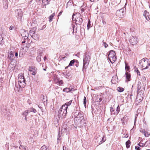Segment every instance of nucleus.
<instances>
[{
	"label": "nucleus",
	"mask_w": 150,
	"mask_h": 150,
	"mask_svg": "<svg viewBox=\"0 0 150 150\" xmlns=\"http://www.w3.org/2000/svg\"><path fill=\"white\" fill-rule=\"evenodd\" d=\"M23 53H22L21 52H20L19 53V56L20 57H21L23 56Z\"/></svg>",
	"instance_id": "obj_55"
},
{
	"label": "nucleus",
	"mask_w": 150,
	"mask_h": 150,
	"mask_svg": "<svg viewBox=\"0 0 150 150\" xmlns=\"http://www.w3.org/2000/svg\"><path fill=\"white\" fill-rule=\"evenodd\" d=\"M115 53L113 50L110 51L108 55V59L110 62L112 64L116 60V57L115 56Z\"/></svg>",
	"instance_id": "obj_5"
},
{
	"label": "nucleus",
	"mask_w": 150,
	"mask_h": 150,
	"mask_svg": "<svg viewBox=\"0 0 150 150\" xmlns=\"http://www.w3.org/2000/svg\"><path fill=\"white\" fill-rule=\"evenodd\" d=\"M55 15L54 13H53L49 17V21L51 22L52 21V19Z\"/></svg>",
	"instance_id": "obj_30"
},
{
	"label": "nucleus",
	"mask_w": 150,
	"mask_h": 150,
	"mask_svg": "<svg viewBox=\"0 0 150 150\" xmlns=\"http://www.w3.org/2000/svg\"><path fill=\"white\" fill-rule=\"evenodd\" d=\"M46 59H47V58L46 56H45V57H44V60H45Z\"/></svg>",
	"instance_id": "obj_63"
},
{
	"label": "nucleus",
	"mask_w": 150,
	"mask_h": 150,
	"mask_svg": "<svg viewBox=\"0 0 150 150\" xmlns=\"http://www.w3.org/2000/svg\"><path fill=\"white\" fill-rule=\"evenodd\" d=\"M103 44L105 48L107 47L108 46V45L105 42H103Z\"/></svg>",
	"instance_id": "obj_52"
},
{
	"label": "nucleus",
	"mask_w": 150,
	"mask_h": 150,
	"mask_svg": "<svg viewBox=\"0 0 150 150\" xmlns=\"http://www.w3.org/2000/svg\"><path fill=\"white\" fill-rule=\"evenodd\" d=\"M125 69L126 71H129L130 69L129 67V66H128L127 65V64L125 63Z\"/></svg>",
	"instance_id": "obj_44"
},
{
	"label": "nucleus",
	"mask_w": 150,
	"mask_h": 150,
	"mask_svg": "<svg viewBox=\"0 0 150 150\" xmlns=\"http://www.w3.org/2000/svg\"><path fill=\"white\" fill-rule=\"evenodd\" d=\"M15 56L16 57H17L18 56V53L17 52H16L15 54Z\"/></svg>",
	"instance_id": "obj_61"
},
{
	"label": "nucleus",
	"mask_w": 150,
	"mask_h": 150,
	"mask_svg": "<svg viewBox=\"0 0 150 150\" xmlns=\"http://www.w3.org/2000/svg\"><path fill=\"white\" fill-rule=\"evenodd\" d=\"M16 15L17 18L21 21V19L23 16L22 11L21 9H18L15 11Z\"/></svg>",
	"instance_id": "obj_8"
},
{
	"label": "nucleus",
	"mask_w": 150,
	"mask_h": 150,
	"mask_svg": "<svg viewBox=\"0 0 150 150\" xmlns=\"http://www.w3.org/2000/svg\"><path fill=\"white\" fill-rule=\"evenodd\" d=\"M86 7V6H81V9L82 11H84L85 9H84V8Z\"/></svg>",
	"instance_id": "obj_48"
},
{
	"label": "nucleus",
	"mask_w": 150,
	"mask_h": 150,
	"mask_svg": "<svg viewBox=\"0 0 150 150\" xmlns=\"http://www.w3.org/2000/svg\"><path fill=\"white\" fill-rule=\"evenodd\" d=\"M60 132H58V138H57L58 140H60V139L61 138V137L60 136L61 135H60Z\"/></svg>",
	"instance_id": "obj_49"
},
{
	"label": "nucleus",
	"mask_w": 150,
	"mask_h": 150,
	"mask_svg": "<svg viewBox=\"0 0 150 150\" xmlns=\"http://www.w3.org/2000/svg\"><path fill=\"white\" fill-rule=\"evenodd\" d=\"M69 55L67 53H65L64 55H62L60 56L59 58L60 59H62L68 57Z\"/></svg>",
	"instance_id": "obj_22"
},
{
	"label": "nucleus",
	"mask_w": 150,
	"mask_h": 150,
	"mask_svg": "<svg viewBox=\"0 0 150 150\" xmlns=\"http://www.w3.org/2000/svg\"><path fill=\"white\" fill-rule=\"evenodd\" d=\"M139 64L142 67V69H146L150 66V61L147 59L143 58L139 61Z\"/></svg>",
	"instance_id": "obj_3"
},
{
	"label": "nucleus",
	"mask_w": 150,
	"mask_h": 150,
	"mask_svg": "<svg viewBox=\"0 0 150 150\" xmlns=\"http://www.w3.org/2000/svg\"><path fill=\"white\" fill-rule=\"evenodd\" d=\"M18 83L20 86L21 87V88H23L25 87V81L23 82H18Z\"/></svg>",
	"instance_id": "obj_20"
},
{
	"label": "nucleus",
	"mask_w": 150,
	"mask_h": 150,
	"mask_svg": "<svg viewBox=\"0 0 150 150\" xmlns=\"http://www.w3.org/2000/svg\"><path fill=\"white\" fill-rule=\"evenodd\" d=\"M3 2L4 7L6 8L8 7V1L7 0H3Z\"/></svg>",
	"instance_id": "obj_21"
},
{
	"label": "nucleus",
	"mask_w": 150,
	"mask_h": 150,
	"mask_svg": "<svg viewBox=\"0 0 150 150\" xmlns=\"http://www.w3.org/2000/svg\"><path fill=\"white\" fill-rule=\"evenodd\" d=\"M25 42V40H24L22 42V43H24Z\"/></svg>",
	"instance_id": "obj_64"
},
{
	"label": "nucleus",
	"mask_w": 150,
	"mask_h": 150,
	"mask_svg": "<svg viewBox=\"0 0 150 150\" xmlns=\"http://www.w3.org/2000/svg\"><path fill=\"white\" fill-rule=\"evenodd\" d=\"M72 102V100H71L69 102H67L64 105H65L67 107V109L68 106L71 105Z\"/></svg>",
	"instance_id": "obj_24"
},
{
	"label": "nucleus",
	"mask_w": 150,
	"mask_h": 150,
	"mask_svg": "<svg viewBox=\"0 0 150 150\" xmlns=\"http://www.w3.org/2000/svg\"><path fill=\"white\" fill-rule=\"evenodd\" d=\"M90 25V23H88V25H87V27H88V28H89V26Z\"/></svg>",
	"instance_id": "obj_59"
},
{
	"label": "nucleus",
	"mask_w": 150,
	"mask_h": 150,
	"mask_svg": "<svg viewBox=\"0 0 150 150\" xmlns=\"http://www.w3.org/2000/svg\"><path fill=\"white\" fill-rule=\"evenodd\" d=\"M104 137H101L100 135L96 137V139L98 142L99 144H100L103 142H104L105 140L104 139Z\"/></svg>",
	"instance_id": "obj_10"
},
{
	"label": "nucleus",
	"mask_w": 150,
	"mask_h": 150,
	"mask_svg": "<svg viewBox=\"0 0 150 150\" xmlns=\"http://www.w3.org/2000/svg\"><path fill=\"white\" fill-rule=\"evenodd\" d=\"M142 98H141V97H139L138 96H137L136 98V100L137 101H138L139 102H141L142 100Z\"/></svg>",
	"instance_id": "obj_34"
},
{
	"label": "nucleus",
	"mask_w": 150,
	"mask_h": 150,
	"mask_svg": "<svg viewBox=\"0 0 150 150\" xmlns=\"http://www.w3.org/2000/svg\"><path fill=\"white\" fill-rule=\"evenodd\" d=\"M49 1L48 0H43L42 3L45 5H46L49 4Z\"/></svg>",
	"instance_id": "obj_37"
},
{
	"label": "nucleus",
	"mask_w": 150,
	"mask_h": 150,
	"mask_svg": "<svg viewBox=\"0 0 150 150\" xmlns=\"http://www.w3.org/2000/svg\"><path fill=\"white\" fill-rule=\"evenodd\" d=\"M128 137V134H126L123 137H125V138H127Z\"/></svg>",
	"instance_id": "obj_58"
},
{
	"label": "nucleus",
	"mask_w": 150,
	"mask_h": 150,
	"mask_svg": "<svg viewBox=\"0 0 150 150\" xmlns=\"http://www.w3.org/2000/svg\"><path fill=\"white\" fill-rule=\"evenodd\" d=\"M76 60L73 59V60H71L68 66H72L74 64V63L75 62V61Z\"/></svg>",
	"instance_id": "obj_36"
},
{
	"label": "nucleus",
	"mask_w": 150,
	"mask_h": 150,
	"mask_svg": "<svg viewBox=\"0 0 150 150\" xmlns=\"http://www.w3.org/2000/svg\"><path fill=\"white\" fill-rule=\"evenodd\" d=\"M142 86V84L139 81L138 83V87H137V91L138 92L139 91L141 88Z\"/></svg>",
	"instance_id": "obj_27"
},
{
	"label": "nucleus",
	"mask_w": 150,
	"mask_h": 150,
	"mask_svg": "<svg viewBox=\"0 0 150 150\" xmlns=\"http://www.w3.org/2000/svg\"><path fill=\"white\" fill-rule=\"evenodd\" d=\"M28 110V112H33L34 113H35L36 112V110L33 108H29Z\"/></svg>",
	"instance_id": "obj_29"
},
{
	"label": "nucleus",
	"mask_w": 150,
	"mask_h": 150,
	"mask_svg": "<svg viewBox=\"0 0 150 150\" xmlns=\"http://www.w3.org/2000/svg\"><path fill=\"white\" fill-rule=\"evenodd\" d=\"M144 135L145 137H147L150 135V134L149 133L146 131Z\"/></svg>",
	"instance_id": "obj_43"
},
{
	"label": "nucleus",
	"mask_w": 150,
	"mask_h": 150,
	"mask_svg": "<svg viewBox=\"0 0 150 150\" xmlns=\"http://www.w3.org/2000/svg\"><path fill=\"white\" fill-rule=\"evenodd\" d=\"M37 70V68L34 66H30L28 69L29 71L32 72V74L33 75L36 74Z\"/></svg>",
	"instance_id": "obj_11"
},
{
	"label": "nucleus",
	"mask_w": 150,
	"mask_h": 150,
	"mask_svg": "<svg viewBox=\"0 0 150 150\" xmlns=\"http://www.w3.org/2000/svg\"><path fill=\"white\" fill-rule=\"evenodd\" d=\"M21 147L22 149H23L24 150H28V149L26 146L21 145Z\"/></svg>",
	"instance_id": "obj_39"
},
{
	"label": "nucleus",
	"mask_w": 150,
	"mask_h": 150,
	"mask_svg": "<svg viewBox=\"0 0 150 150\" xmlns=\"http://www.w3.org/2000/svg\"><path fill=\"white\" fill-rule=\"evenodd\" d=\"M135 149L136 150H140V148L137 146H135Z\"/></svg>",
	"instance_id": "obj_54"
},
{
	"label": "nucleus",
	"mask_w": 150,
	"mask_h": 150,
	"mask_svg": "<svg viewBox=\"0 0 150 150\" xmlns=\"http://www.w3.org/2000/svg\"><path fill=\"white\" fill-rule=\"evenodd\" d=\"M143 16L146 19L149 21L150 19V16L148 12L146 10H145L143 13Z\"/></svg>",
	"instance_id": "obj_13"
},
{
	"label": "nucleus",
	"mask_w": 150,
	"mask_h": 150,
	"mask_svg": "<svg viewBox=\"0 0 150 150\" xmlns=\"http://www.w3.org/2000/svg\"><path fill=\"white\" fill-rule=\"evenodd\" d=\"M56 83H58V84L59 85H60L63 84V81L62 80L59 81V79L58 81H57V82Z\"/></svg>",
	"instance_id": "obj_42"
},
{
	"label": "nucleus",
	"mask_w": 150,
	"mask_h": 150,
	"mask_svg": "<svg viewBox=\"0 0 150 150\" xmlns=\"http://www.w3.org/2000/svg\"><path fill=\"white\" fill-rule=\"evenodd\" d=\"M129 41L130 43L133 45H134L137 43L138 39L137 38L132 36L130 37Z\"/></svg>",
	"instance_id": "obj_9"
},
{
	"label": "nucleus",
	"mask_w": 150,
	"mask_h": 150,
	"mask_svg": "<svg viewBox=\"0 0 150 150\" xmlns=\"http://www.w3.org/2000/svg\"><path fill=\"white\" fill-rule=\"evenodd\" d=\"M130 145V141L129 140L127 141L126 142V147L127 148H128L129 147Z\"/></svg>",
	"instance_id": "obj_32"
},
{
	"label": "nucleus",
	"mask_w": 150,
	"mask_h": 150,
	"mask_svg": "<svg viewBox=\"0 0 150 150\" xmlns=\"http://www.w3.org/2000/svg\"><path fill=\"white\" fill-rule=\"evenodd\" d=\"M31 37L35 40H38L39 38V36L35 33Z\"/></svg>",
	"instance_id": "obj_23"
},
{
	"label": "nucleus",
	"mask_w": 150,
	"mask_h": 150,
	"mask_svg": "<svg viewBox=\"0 0 150 150\" xmlns=\"http://www.w3.org/2000/svg\"><path fill=\"white\" fill-rule=\"evenodd\" d=\"M79 14L76 13V14H73L72 16V20L73 21H75V23L77 24H80L83 21V20L82 18L80 17H78L77 18L75 17H77V16H79Z\"/></svg>",
	"instance_id": "obj_6"
},
{
	"label": "nucleus",
	"mask_w": 150,
	"mask_h": 150,
	"mask_svg": "<svg viewBox=\"0 0 150 150\" xmlns=\"http://www.w3.org/2000/svg\"><path fill=\"white\" fill-rule=\"evenodd\" d=\"M47 148L44 145L42 146L40 150H47Z\"/></svg>",
	"instance_id": "obj_41"
},
{
	"label": "nucleus",
	"mask_w": 150,
	"mask_h": 150,
	"mask_svg": "<svg viewBox=\"0 0 150 150\" xmlns=\"http://www.w3.org/2000/svg\"><path fill=\"white\" fill-rule=\"evenodd\" d=\"M63 150H66V147H65L64 146L63 147Z\"/></svg>",
	"instance_id": "obj_62"
},
{
	"label": "nucleus",
	"mask_w": 150,
	"mask_h": 150,
	"mask_svg": "<svg viewBox=\"0 0 150 150\" xmlns=\"http://www.w3.org/2000/svg\"><path fill=\"white\" fill-rule=\"evenodd\" d=\"M61 131L63 132L66 133L67 132V129L66 128H64L62 129Z\"/></svg>",
	"instance_id": "obj_45"
},
{
	"label": "nucleus",
	"mask_w": 150,
	"mask_h": 150,
	"mask_svg": "<svg viewBox=\"0 0 150 150\" xmlns=\"http://www.w3.org/2000/svg\"><path fill=\"white\" fill-rule=\"evenodd\" d=\"M29 112H28V110H26L23 112L22 115L26 117L27 115Z\"/></svg>",
	"instance_id": "obj_35"
},
{
	"label": "nucleus",
	"mask_w": 150,
	"mask_h": 150,
	"mask_svg": "<svg viewBox=\"0 0 150 150\" xmlns=\"http://www.w3.org/2000/svg\"><path fill=\"white\" fill-rule=\"evenodd\" d=\"M91 58L90 54L89 53L86 52L84 54L83 67V72L87 68Z\"/></svg>",
	"instance_id": "obj_1"
},
{
	"label": "nucleus",
	"mask_w": 150,
	"mask_h": 150,
	"mask_svg": "<svg viewBox=\"0 0 150 150\" xmlns=\"http://www.w3.org/2000/svg\"><path fill=\"white\" fill-rule=\"evenodd\" d=\"M37 60L38 61V62H39L40 61H41V59H40V56H38L37 57Z\"/></svg>",
	"instance_id": "obj_53"
},
{
	"label": "nucleus",
	"mask_w": 150,
	"mask_h": 150,
	"mask_svg": "<svg viewBox=\"0 0 150 150\" xmlns=\"http://www.w3.org/2000/svg\"><path fill=\"white\" fill-rule=\"evenodd\" d=\"M140 131L141 132L143 133V134H145V132H146L144 129H140Z\"/></svg>",
	"instance_id": "obj_47"
},
{
	"label": "nucleus",
	"mask_w": 150,
	"mask_h": 150,
	"mask_svg": "<svg viewBox=\"0 0 150 150\" xmlns=\"http://www.w3.org/2000/svg\"><path fill=\"white\" fill-rule=\"evenodd\" d=\"M138 145L139 146H143L145 145V144H144L143 143H139V144H138Z\"/></svg>",
	"instance_id": "obj_50"
},
{
	"label": "nucleus",
	"mask_w": 150,
	"mask_h": 150,
	"mask_svg": "<svg viewBox=\"0 0 150 150\" xmlns=\"http://www.w3.org/2000/svg\"><path fill=\"white\" fill-rule=\"evenodd\" d=\"M72 89L70 88H66L63 89V91L64 92H66L67 93L71 91Z\"/></svg>",
	"instance_id": "obj_25"
},
{
	"label": "nucleus",
	"mask_w": 150,
	"mask_h": 150,
	"mask_svg": "<svg viewBox=\"0 0 150 150\" xmlns=\"http://www.w3.org/2000/svg\"><path fill=\"white\" fill-rule=\"evenodd\" d=\"M126 79L128 80V81H129V79L130 78L131 76L129 74L128 72H126Z\"/></svg>",
	"instance_id": "obj_26"
},
{
	"label": "nucleus",
	"mask_w": 150,
	"mask_h": 150,
	"mask_svg": "<svg viewBox=\"0 0 150 150\" xmlns=\"http://www.w3.org/2000/svg\"><path fill=\"white\" fill-rule=\"evenodd\" d=\"M8 53L9 54L8 55V58L10 60H13V59L14 52L9 51Z\"/></svg>",
	"instance_id": "obj_14"
},
{
	"label": "nucleus",
	"mask_w": 150,
	"mask_h": 150,
	"mask_svg": "<svg viewBox=\"0 0 150 150\" xmlns=\"http://www.w3.org/2000/svg\"><path fill=\"white\" fill-rule=\"evenodd\" d=\"M62 12H63V11H61L59 12V13L58 16H60L61 15V14H62Z\"/></svg>",
	"instance_id": "obj_56"
},
{
	"label": "nucleus",
	"mask_w": 150,
	"mask_h": 150,
	"mask_svg": "<svg viewBox=\"0 0 150 150\" xmlns=\"http://www.w3.org/2000/svg\"><path fill=\"white\" fill-rule=\"evenodd\" d=\"M110 111L111 114L114 112V109L112 107L110 108Z\"/></svg>",
	"instance_id": "obj_51"
},
{
	"label": "nucleus",
	"mask_w": 150,
	"mask_h": 150,
	"mask_svg": "<svg viewBox=\"0 0 150 150\" xmlns=\"http://www.w3.org/2000/svg\"><path fill=\"white\" fill-rule=\"evenodd\" d=\"M6 35V33L5 32H0V45H2L4 43L3 41L4 37Z\"/></svg>",
	"instance_id": "obj_12"
},
{
	"label": "nucleus",
	"mask_w": 150,
	"mask_h": 150,
	"mask_svg": "<svg viewBox=\"0 0 150 150\" xmlns=\"http://www.w3.org/2000/svg\"><path fill=\"white\" fill-rule=\"evenodd\" d=\"M115 113H116V111L114 110V112H113V113H112V115L113 114V115H117V114H115Z\"/></svg>",
	"instance_id": "obj_60"
},
{
	"label": "nucleus",
	"mask_w": 150,
	"mask_h": 150,
	"mask_svg": "<svg viewBox=\"0 0 150 150\" xmlns=\"http://www.w3.org/2000/svg\"><path fill=\"white\" fill-rule=\"evenodd\" d=\"M125 12L124 8H122L117 11L116 15L119 18H122L125 14Z\"/></svg>",
	"instance_id": "obj_7"
},
{
	"label": "nucleus",
	"mask_w": 150,
	"mask_h": 150,
	"mask_svg": "<svg viewBox=\"0 0 150 150\" xmlns=\"http://www.w3.org/2000/svg\"><path fill=\"white\" fill-rule=\"evenodd\" d=\"M120 108L119 107V106H118L117 107V109L116 110V113L115 114H118L120 111Z\"/></svg>",
	"instance_id": "obj_40"
},
{
	"label": "nucleus",
	"mask_w": 150,
	"mask_h": 150,
	"mask_svg": "<svg viewBox=\"0 0 150 150\" xmlns=\"http://www.w3.org/2000/svg\"><path fill=\"white\" fill-rule=\"evenodd\" d=\"M134 71L137 73V75L139 76L140 75V72L136 66L134 67Z\"/></svg>",
	"instance_id": "obj_31"
},
{
	"label": "nucleus",
	"mask_w": 150,
	"mask_h": 150,
	"mask_svg": "<svg viewBox=\"0 0 150 150\" xmlns=\"http://www.w3.org/2000/svg\"><path fill=\"white\" fill-rule=\"evenodd\" d=\"M53 78L54 80L55 81V82H57V81L59 79L57 77V76L56 75H54Z\"/></svg>",
	"instance_id": "obj_33"
},
{
	"label": "nucleus",
	"mask_w": 150,
	"mask_h": 150,
	"mask_svg": "<svg viewBox=\"0 0 150 150\" xmlns=\"http://www.w3.org/2000/svg\"><path fill=\"white\" fill-rule=\"evenodd\" d=\"M21 35L22 37L24 38V39H26L28 38L29 34L27 32L24 31L22 33Z\"/></svg>",
	"instance_id": "obj_16"
},
{
	"label": "nucleus",
	"mask_w": 150,
	"mask_h": 150,
	"mask_svg": "<svg viewBox=\"0 0 150 150\" xmlns=\"http://www.w3.org/2000/svg\"><path fill=\"white\" fill-rule=\"evenodd\" d=\"M18 82H20L21 81H25V79L23 74H21L18 75Z\"/></svg>",
	"instance_id": "obj_15"
},
{
	"label": "nucleus",
	"mask_w": 150,
	"mask_h": 150,
	"mask_svg": "<svg viewBox=\"0 0 150 150\" xmlns=\"http://www.w3.org/2000/svg\"><path fill=\"white\" fill-rule=\"evenodd\" d=\"M65 105H62L61 108L59 110L58 112V116L59 118L61 117L62 118L66 116L67 113V109Z\"/></svg>",
	"instance_id": "obj_4"
},
{
	"label": "nucleus",
	"mask_w": 150,
	"mask_h": 150,
	"mask_svg": "<svg viewBox=\"0 0 150 150\" xmlns=\"http://www.w3.org/2000/svg\"><path fill=\"white\" fill-rule=\"evenodd\" d=\"M124 89L122 87H118L117 88L118 91L120 92H121L124 91Z\"/></svg>",
	"instance_id": "obj_38"
},
{
	"label": "nucleus",
	"mask_w": 150,
	"mask_h": 150,
	"mask_svg": "<svg viewBox=\"0 0 150 150\" xmlns=\"http://www.w3.org/2000/svg\"><path fill=\"white\" fill-rule=\"evenodd\" d=\"M86 99L85 96H84V97L83 99V104L85 105H86Z\"/></svg>",
	"instance_id": "obj_46"
},
{
	"label": "nucleus",
	"mask_w": 150,
	"mask_h": 150,
	"mask_svg": "<svg viewBox=\"0 0 150 150\" xmlns=\"http://www.w3.org/2000/svg\"><path fill=\"white\" fill-rule=\"evenodd\" d=\"M117 76H114L112 77L111 80L112 82L114 84H115L117 81Z\"/></svg>",
	"instance_id": "obj_19"
},
{
	"label": "nucleus",
	"mask_w": 150,
	"mask_h": 150,
	"mask_svg": "<svg viewBox=\"0 0 150 150\" xmlns=\"http://www.w3.org/2000/svg\"><path fill=\"white\" fill-rule=\"evenodd\" d=\"M29 34L32 37L35 33V32L33 29H31L29 31Z\"/></svg>",
	"instance_id": "obj_28"
},
{
	"label": "nucleus",
	"mask_w": 150,
	"mask_h": 150,
	"mask_svg": "<svg viewBox=\"0 0 150 150\" xmlns=\"http://www.w3.org/2000/svg\"><path fill=\"white\" fill-rule=\"evenodd\" d=\"M128 119V117L127 116H125L121 119V121L123 125H125V122L127 121Z\"/></svg>",
	"instance_id": "obj_17"
},
{
	"label": "nucleus",
	"mask_w": 150,
	"mask_h": 150,
	"mask_svg": "<svg viewBox=\"0 0 150 150\" xmlns=\"http://www.w3.org/2000/svg\"><path fill=\"white\" fill-rule=\"evenodd\" d=\"M21 87L19 84L15 83V87L14 88V90L16 92H18L20 90Z\"/></svg>",
	"instance_id": "obj_18"
},
{
	"label": "nucleus",
	"mask_w": 150,
	"mask_h": 150,
	"mask_svg": "<svg viewBox=\"0 0 150 150\" xmlns=\"http://www.w3.org/2000/svg\"><path fill=\"white\" fill-rule=\"evenodd\" d=\"M13 27L12 26H11L10 27H9V29L10 30H12L13 29Z\"/></svg>",
	"instance_id": "obj_57"
},
{
	"label": "nucleus",
	"mask_w": 150,
	"mask_h": 150,
	"mask_svg": "<svg viewBox=\"0 0 150 150\" xmlns=\"http://www.w3.org/2000/svg\"><path fill=\"white\" fill-rule=\"evenodd\" d=\"M75 123L77 125L80 126L83 125L85 123L84 122L83 114L79 113L78 115L75 118Z\"/></svg>",
	"instance_id": "obj_2"
}]
</instances>
